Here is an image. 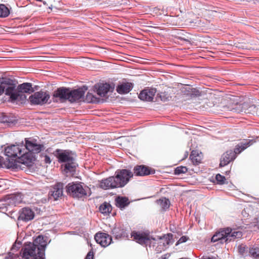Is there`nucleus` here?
Here are the masks:
<instances>
[{"label": "nucleus", "mask_w": 259, "mask_h": 259, "mask_svg": "<svg viewBox=\"0 0 259 259\" xmlns=\"http://www.w3.org/2000/svg\"><path fill=\"white\" fill-rule=\"evenodd\" d=\"M43 146L34 139H25V144L21 143L8 146L5 149L6 155L16 158L14 162H10L8 166L17 168L19 164L31 166L35 159L34 154L40 152Z\"/></svg>", "instance_id": "nucleus-1"}, {"label": "nucleus", "mask_w": 259, "mask_h": 259, "mask_svg": "<svg viewBox=\"0 0 259 259\" xmlns=\"http://www.w3.org/2000/svg\"><path fill=\"white\" fill-rule=\"evenodd\" d=\"M134 176L128 169H118L114 176L103 179L100 181L99 186L104 190L113 189L124 187Z\"/></svg>", "instance_id": "nucleus-2"}, {"label": "nucleus", "mask_w": 259, "mask_h": 259, "mask_svg": "<svg viewBox=\"0 0 259 259\" xmlns=\"http://www.w3.org/2000/svg\"><path fill=\"white\" fill-rule=\"evenodd\" d=\"M47 243L42 236H38L34 243H30L24 249L23 257L26 259H44L45 249Z\"/></svg>", "instance_id": "nucleus-3"}, {"label": "nucleus", "mask_w": 259, "mask_h": 259, "mask_svg": "<svg viewBox=\"0 0 259 259\" xmlns=\"http://www.w3.org/2000/svg\"><path fill=\"white\" fill-rule=\"evenodd\" d=\"M32 92L33 89L30 83H22L19 85L17 88L10 83V87L7 90V94L10 96L12 102L18 101L21 103L24 102L26 99L25 93H30Z\"/></svg>", "instance_id": "nucleus-4"}, {"label": "nucleus", "mask_w": 259, "mask_h": 259, "mask_svg": "<svg viewBox=\"0 0 259 259\" xmlns=\"http://www.w3.org/2000/svg\"><path fill=\"white\" fill-rule=\"evenodd\" d=\"M238 229L227 228L218 233H216L212 237L211 241L215 242L220 241L221 243H228L234 241L236 239L242 237L243 233Z\"/></svg>", "instance_id": "nucleus-5"}, {"label": "nucleus", "mask_w": 259, "mask_h": 259, "mask_svg": "<svg viewBox=\"0 0 259 259\" xmlns=\"http://www.w3.org/2000/svg\"><path fill=\"white\" fill-rule=\"evenodd\" d=\"M253 140H243L236 146L234 150H231L224 153L220 159V166L224 167L236 158V154L240 153L253 143Z\"/></svg>", "instance_id": "nucleus-6"}, {"label": "nucleus", "mask_w": 259, "mask_h": 259, "mask_svg": "<svg viewBox=\"0 0 259 259\" xmlns=\"http://www.w3.org/2000/svg\"><path fill=\"white\" fill-rule=\"evenodd\" d=\"M53 96L60 100H68L71 102H74L81 98V91L80 89L70 90L62 87L55 91Z\"/></svg>", "instance_id": "nucleus-7"}, {"label": "nucleus", "mask_w": 259, "mask_h": 259, "mask_svg": "<svg viewBox=\"0 0 259 259\" xmlns=\"http://www.w3.org/2000/svg\"><path fill=\"white\" fill-rule=\"evenodd\" d=\"M56 153L60 161L66 162L64 171L66 173L73 172L77 166L73 155L69 151L62 150H57Z\"/></svg>", "instance_id": "nucleus-8"}, {"label": "nucleus", "mask_w": 259, "mask_h": 259, "mask_svg": "<svg viewBox=\"0 0 259 259\" xmlns=\"http://www.w3.org/2000/svg\"><path fill=\"white\" fill-rule=\"evenodd\" d=\"M131 236L139 244L145 246H149V247H152V240H155L149 234L144 232L134 231L132 233Z\"/></svg>", "instance_id": "nucleus-9"}, {"label": "nucleus", "mask_w": 259, "mask_h": 259, "mask_svg": "<svg viewBox=\"0 0 259 259\" xmlns=\"http://www.w3.org/2000/svg\"><path fill=\"white\" fill-rule=\"evenodd\" d=\"M50 98V96L47 92L39 91L31 95L29 100L31 104L44 105L48 102Z\"/></svg>", "instance_id": "nucleus-10"}, {"label": "nucleus", "mask_w": 259, "mask_h": 259, "mask_svg": "<svg viewBox=\"0 0 259 259\" xmlns=\"http://www.w3.org/2000/svg\"><path fill=\"white\" fill-rule=\"evenodd\" d=\"M94 87L97 94L101 97H106L108 93L113 92L114 89V86L108 83H99Z\"/></svg>", "instance_id": "nucleus-11"}, {"label": "nucleus", "mask_w": 259, "mask_h": 259, "mask_svg": "<svg viewBox=\"0 0 259 259\" xmlns=\"http://www.w3.org/2000/svg\"><path fill=\"white\" fill-rule=\"evenodd\" d=\"M94 239L97 243L99 244L101 246L105 247L109 245L112 241V237L109 234L98 232L96 234Z\"/></svg>", "instance_id": "nucleus-12"}, {"label": "nucleus", "mask_w": 259, "mask_h": 259, "mask_svg": "<svg viewBox=\"0 0 259 259\" xmlns=\"http://www.w3.org/2000/svg\"><path fill=\"white\" fill-rule=\"evenodd\" d=\"M134 172L136 176H144L155 173V170L145 165H137L133 169Z\"/></svg>", "instance_id": "nucleus-13"}, {"label": "nucleus", "mask_w": 259, "mask_h": 259, "mask_svg": "<svg viewBox=\"0 0 259 259\" xmlns=\"http://www.w3.org/2000/svg\"><path fill=\"white\" fill-rule=\"evenodd\" d=\"M34 217V212L30 208L25 207L20 211L18 220L28 222L33 219Z\"/></svg>", "instance_id": "nucleus-14"}, {"label": "nucleus", "mask_w": 259, "mask_h": 259, "mask_svg": "<svg viewBox=\"0 0 259 259\" xmlns=\"http://www.w3.org/2000/svg\"><path fill=\"white\" fill-rule=\"evenodd\" d=\"M67 191L74 198H79L81 194V184L78 183H69L67 186Z\"/></svg>", "instance_id": "nucleus-15"}, {"label": "nucleus", "mask_w": 259, "mask_h": 259, "mask_svg": "<svg viewBox=\"0 0 259 259\" xmlns=\"http://www.w3.org/2000/svg\"><path fill=\"white\" fill-rule=\"evenodd\" d=\"M134 88V84L130 82H122L118 84L116 90L117 92L120 94L123 95L128 93Z\"/></svg>", "instance_id": "nucleus-16"}, {"label": "nucleus", "mask_w": 259, "mask_h": 259, "mask_svg": "<svg viewBox=\"0 0 259 259\" xmlns=\"http://www.w3.org/2000/svg\"><path fill=\"white\" fill-rule=\"evenodd\" d=\"M156 93V89H145L142 91L139 95V98L143 101H151Z\"/></svg>", "instance_id": "nucleus-17"}, {"label": "nucleus", "mask_w": 259, "mask_h": 259, "mask_svg": "<svg viewBox=\"0 0 259 259\" xmlns=\"http://www.w3.org/2000/svg\"><path fill=\"white\" fill-rule=\"evenodd\" d=\"M63 185L62 183H58L53 188L51 191L50 198H53L54 200H57L63 196Z\"/></svg>", "instance_id": "nucleus-18"}, {"label": "nucleus", "mask_w": 259, "mask_h": 259, "mask_svg": "<svg viewBox=\"0 0 259 259\" xmlns=\"http://www.w3.org/2000/svg\"><path fill=\"white\" fill-rule=\"evenodd\" d=\"M112 234L116 239L127 237L128 234L123 226H116L112 230Z\"/></svg>", "instance_id": "nucleus-19"}, {"label": "nucleus", "mask_w": 259, "mask_h": 259, "mask_svg": "<svg viewBox=\"0 0 259 259\" xmlns=\"http://www.w3.org/2000/svg\"><path fill=\"white\" fill-rule=\"evenodd\" d=\"M115 203L117 207L123 208L130 204V202L127 197L119 196L115 199Z\"/></svg>", "instance_id": "nucleus-20"}, {"label": "nucleus", "mask_w": 259, "mask_h": 259, "mask_svg": "<svg viewBox=\"0 0 259 259\" xmlns=\"http://www.w3.org/2000/svg\"><path fill=\"white\" fill-rule=\"evenodd\" d=\"M248 255L254 259H259V244L250 245L248 248Z\"/></svg>", "instance_id": "nucleus-21"}, {"label": "nucleus", "mask_w": 259, "mask_h": 259, "mask_svg": "<svg viewBox=\"0 0 259 259\" xmlns=\"http://www.w3.org/2000/svg\"><path fill=\"white\" fill-rule=\"evenodd\" d=\"M24 196L21 193L14 194L9 198L10 202L14 205H16L23 201Z\"/></svg>", "instance_id": "nucleus-22"}, {"label": "nucleus", "mask_w": 259, "mask_h": 259, "mask_svg": "<svg viewBox=\"0 0 259 259\" xmlns=\"http://www.w3.org/2000/svg\"><path fill=\"white\" fill-rule=\"evenodd\" d=\"M163 247L161 249H166L170 244L174 242L172 234L169 233L161 236Z\"/></svg>", "instance_id": "nucleus-23"}, {"label": "nucleus", "mask_w": 259, "mask_h": 259, "mask_svg": "<svg viewBox=\"0 0 259 259\" xmlns=\"http://www.w3.org/2000/svg\"><path fill=\"white\" fill-rule=\"evenodd\" d=\"M154 240H153L152 247L153 248L155 247V250L157 252H161L162 251L164 250L165 249H161L163 247L161 245L162 244L161 237L157 236L154 237Z\"/></svg>", "instance_id": "nucleus-24"}, {"label": "nucleus", "mask_w": 259, "mask_h": 259, "mask_svg": "<svg viewBox=\"0 0 259 259\" xmlns=\"http://www.w3.org/2000/svg\"><path fill=\"white\" fill-rule=\"evenodd\" d=\"M112 209L111 205L107 202H104L100 205L99 208L100 212L104 214H108Z\"/></svg>", "instance_id": "nucleus-25"}, {"label": "nucleus", "mask_w": 259, "mask_h": 259, "mask_svg": "<svg viewBox=\"0 0 259 259\" xmlns=\"http://www.w3.org/2000/svg\"><path fill=\"white\" fill-rule=\"evenodd\" d=\"M156 203L160 206L163 210L165 211L169 207V201L165 197L157 200Z\"/></svg>", "instance_id": "nucleus-26"}, {"label": "nucleus", "mask_w": 259, "mask_h": 259, "mask_svg": "<svg viewBox=\"0 0 259 259\" xmlns=\"http://www.w3.org/2000/svg\"><path fill=\"white\" fill-rule=\"evenodd\" d=\"M10 14L9 9L4 4H0V18H6Z\"/></svg>", "instance_id": "nucleus-27"}, {"label": "nucleus", "mask_w": 259, "mask_h": 259, "mask_svg": "<svg viewBox=\"0 0 259 259\" xmlns=\"http://www.w3.org/2000/svg\"><path fill=\"white\" fill-rule=\"evenodd\" d=\"M248 248L246 245L241 244L238 246V250L240 254L242 256H246L248 254Z\"/></svg>", "instance_id": "nucleus-28"}, {"label": "nucleus", "mask_w": 259, "mask_h": 259, "mask_svg": "<svg viewBox=\"0 0 259 259\" xmlns=\"http://www.w3.org/2000/svg\"><path fill=\"white\" fill-rule=\"evenodd\" d=\"M188 171V168L186 166H180L177 167L174 170V174L180 175L182 174H185Z\"/></svg>", "instance_id": "nucleus-29"}, {"label": "nucleus", "mask_w": 259, "mask_h": 259, "mask_svg": "<svg viewBox=\"0 0 259 259\" xmlns=\"http://www.w3.org/2000/svg\"><path fill=\"white\" fill-rule=\"evenodd\" d=\"M10 83H8V81H2L0 84V95L5 91V94L8 96L7 94V88L10 87Z\"/></svg>", "instance_id": "nucleus-30"}, {"label": "nucleus", "mask_w": 259, "mask_h": 259, "mask_svg": "<svg viewBox=\"0 0 259 259\" xmlns=\"http://www.w3.org/2000/svg\"><path fill=\"white\" fill-rule=\"evenodd\" d=\"M96 97L92 93H88L86 95V98L84 99V97L82 99V101H86L87 102H95L96 100Z\"/></svg>", "instance_id": "nucleus-31"}, {"label": "nucleus", "mask_w": 259, "mask_h": 259, "mask_svg": "<svg viewBox=\"0 0 259 259\" xmlns=\"http://www.w3.org/2000/svg\"><path fill=\"white\" fill-rule=\"evenodd\" d=\"M257 108L255 105L250 104L248 110H246L245 113L253 114L256 112Z\"/></svg>", "instance_id": "nucleus-32"}, {"label": "nucleus", "mask_w": 259, "mask_h": 259, "mask_svg": "<svg viewBox=\"0 0 259 259\" xmlns=\"http://www.w3.org/2000/svg\"><path fill=\"white\" fill-rule=\"evenodd\" d=\"M215 180L218 184L222 185L224 184L226 178L224 176L218 174L215 176Z\"/></svg>", "instance_id": "nucleus-33"}, {"label": "nucleus", "mask_w": 259, "mask_h": 259, "mask_svg": "<svg viewBox=\"0 0 259 259\" xmlns=\"http://www.w3.org/2000/svg\"><path fill=\"white\" fill-rule=\"evenodd\" d=\"M190 158H191L192 162L194 164H198L199 163H200V159H198L197 158H196V156H195L194 155V151H193L190 155Z\"/></svg>", "instance_id": "nucleus-34"}, {"label": "nucleus", "mask_w": 259, "mask_h": 259, "mask_svg": "<svg viewBox=\"0 0 259 259\" xmlns=\"http://www.w3.org/2000/svg\"><path fill=\"white\" fill-rule=\"evenodd\" d=\"M241 107L242 104H236L234 106L232 110L236 113H241L242 112V108Z\"/></svg>", "instance_id": "nucleus-35"}, {"label": "nucleus", "mask_w": 259, "mask_h": 259, "mask_svg": "<svg viewBox=\"0 0 259 259\" xmlns=\"http://www.w3.org/2000/svg\"><path fill=\"white\" fill-rule=\"evenodd\" d=\"M91 194L90 189L88 187H83L82 186V197L83 196H88Z\"/></svg>", "instance_id": "nucleus-36"}, {"label": "nucleus", "mask_w": 259, "mask_h": 259, "mask_svg": "<svg viewBox=\"0 0 259 259\" xmlns=\"http://www.w3.org/2000/svg\"><path fill=\"white\" fill-rule=\"evenodd\" d=\"M90 246L91 247L90 250L87 253L84 259H94V252L93 251V248L92 245L91 244Z\"/></svg>", "instance_id": "nucleus-37"}, {"label": "nucleus", "mask_w": 259, "mask_h": 259, "mask_svg": "<svg viewBox=\"0 0 259 259\" xmlns=\"http://www.w3.org/2000/svg\"><path fill=\"white\" fill-rule=\"evenodd\" d=\"M191 94L192 96L195 97H199L201 95V93L200 91L196 89H192L191 91Z\"/></svg>", "instance_id": "nucleus-38"}, {"label": "nucleus", "mask_w": 259, "mask_h": 259, "mask_svg": "<svg viewBox=\"0 0 259 259\" xmlns=\"http://www.w3.org/2000/svg\"><path fill=\"white\" fill-rule=\"evenodd\" d=\"M250 105V103L244 102L242 103V112H244L245 113L246 110H248L249 106Z\"/></svg>", "instance_id": "nucleus-39"}, {"label": "nucleus", "mask_w": 259, "mask_h": 259, "mask_svg": "<svg viewBox=\"0 0 259 259\" xmlns=\"http://www.w3.org/2000/svg\"><path fill=\"white\" fill-rule=\"evenodd\" d=\"M188 240V237L186 236L181 237L177 242V244H180L186 242Z\"/></svg>", "instance_id": "nucleus-40"}, {"label": "nucleus", "mask_w": 259, "mask_h": 259, "mask_svg": "<svg viewBox=\"0 0 259 259\" xmlns=\"http://www.w3.org/2000/svg\"><path fill=\"white\" fill-rule=\"evenodd\" d=\"M159 97L161 99V100L162 101H166L167 100V97H166V95L164 93H162L160 94Z\"/></svg>", "instance_id": "nucleus-41"}, {"label": "nucleus", "mask_w": 259, "mask_h": 259, "mask_svg": "<svg viewBox=\"0 0 259 259\" xmlns=\"http://www.w3.org/2000/svg\"><path fill=\"white\" fill-rule=\"evenodd\" d=\"M88 89V88L87 85H82V99L84 96V94L85 91H87Z\"/></svg>", "instance_id": "nucleus-42"}, {"label": "nucleus", "mask_w": 259, "mask_h": 259, "mask_svg": "<svg viewBox=\"0 0 259 259\" xmlns=\"http://www.w3.org/2000/svg\"><path fill=\"white\" fill-rule=\"evenodd\" d=\"M44 161H45V162L46 163H51V160L50 157H49L47 155H45L44 156Z\"/></svg>", "instance_id": "nucleus-43"}, {"label": "nucleus", "mask_w": 259, "mask_h": 259, "mask_svg": "<svg viewBox=\"0 0 259 259\" xmlns=\"http://www.w3.org/2000/svg\"><path fill=\"white\" fill-rule=\"evenodd\" d=\"M87 60H88V58L87 57H82V61H81L82 63H85Z\"/></svg>", "instance_id": "nucleus-44"}, {"label": "nucleus", "mask_w": 259, "mask_h": 259, "mask_svg": "<svg viewBox=\"0 0 259 259\" xmlns=\"http://www.w3.org/2000/svg\"><path fill=\"white\" fill-rule=\"evenodd\" d=\"M2 160L3 158L2 157H0V166L2 165Z\"/></svg>", "instance_id": "nucleus-45"}, {"label": "nucleus", "mask_w": 259, "mask_h": 259, "mask_svg": "<svg viewBox=\"0 0 259 259\" xmlns=\"http://www.w3.org/2000/svg\"><path fill=\"white\" fill-rule=\"evenodd\" d=\"M202 259H214V258H213V257H206V258H203Z\"/></svg>", "instance_id": "nucleus-46"}]
</instances>
